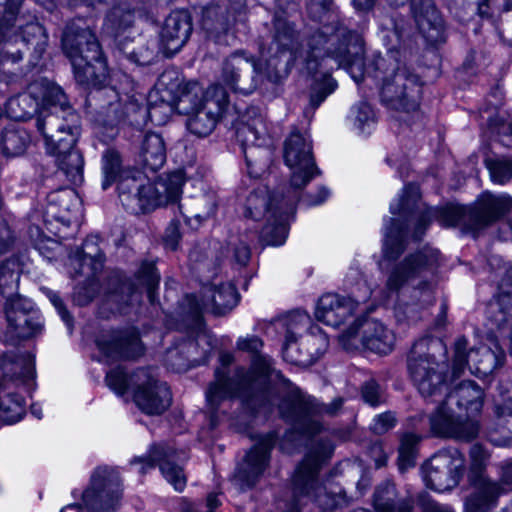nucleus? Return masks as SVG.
<instances>
[{
	"label": "nucleus",
	"instance_id": "obj_1",
	"mask_svg": "<svg viewBox=\"0 0 512 512\" xmlns=\"http://www.w3.org/2000/svg\"><path fill=\"white\" fill-rule=\"evenodd\" d=\"M274 26L271 50L275 46V53L267 59L262 53L265 67L244 52H235L225 60L222 81L234 92L250 94L256 89L260 74L276 82L288 73L290 66L297 65L311 76L309 106L314 111L337 88L331 77L334 69L343 67L355 82L363 80L364 45L357 33L344 28L330 33V28L324 27L294 47V30L287 21L276 18Z\"/></svg>",
	"mask_w": 512,
	"mask_h": 512
},
{
	"label": "nucleus",
	"instance_id": "obj_2",
	"mask_svg": "<svg viewBox=\"0 0 512 512\" xmlns=\"http://www.w3.org/2000/svg\"><path fill=\"white\" fill-rule=\"evenodd\" d=\"M6 112L17 121L39 113L36 126L44 138L47 153L56 158L70 181H81L83 158L74 148L80 135V117L60 86L46 78L37 79L25 92L7 101Z\"/></svg>",
	"mask_w": 512,
	"mask_h": 512
},
{
	"label": "nucleus",
	"instance_id": "obj_3",
	"mask_svg": "<svg viewBox=\"0 0 512 512\" xmlns=\"http://www.w3.org/2000/svg\"><path fill=\"white\" fill-rule=\"evenodd\" d=\"M221 367L215 371V380L209 385L206 391V400L211 414V423L216 425L215 413L220 405L237 396L242 398L243 404L254 413L270 412L274 405H277L280 414L287 419L295 420V431H288L281 443V449L287 450L286 442L293 441L295 436L306 437L318 433L321 430L320 423L315 420L307 409V402L298 390H290L283 396L272 395L270 392L257 389L249 372L238 369L233 378L228 377L227 367L233 363L234 357L231 353L220 354Z\"/></svg>",
	"mask_w": 512,
	"mask_h": 512
},
{
	"label": "nucleus",
	"instance_id": "obj_4",
	"mask_svg": "<svg viewBox=\"0 0 512 512\" xmlns=\"http://www.w3.org/2000/svg\"><path fill=\"white\" fill-rule=\"evenodd\" d=\"M439 256L437 249L425 247L405 256L389 270L384 301L390 305L399 324L418 322L434 303L433 279Z\"/></svg>",
	"mask_w": 512,
	"mask_h": 512
},
{
	"label": "nucleus",
	"instance_id": "obj_5",
	"mask_svg": "<svg viewBox=\"0 0 512 512\" xmlns=\"http://www.w3.org/2000/svg\"><path fill=\"white\" fill-rule=\"evenodd\" d=\"M102 188L118 182L119 197L131 213H145L156 207L176 203L182 194L185 176L182 171L163 174L153 183L146 182L143 172L124 168L119 152L109 148L101 158Z\"/></svg>",
	"mask_w": 512,
	"mask_h": 512
},
{
	"label": "nucleus",
	"instance_id": "obj_6",
	"mask_svg": "<svg viewBox=\"0 0 512 512\" xmlns=\"http://www.w3.org/2000/svg\"><path fill=\"white\" fill-rule=\"evenodd\" d=\"M23 2L0 0V73H13L10 66L22 60L24 47H31L40 57L48 43L44 27L22 13Z\"/></svg>",
	"mask_w": 512,
	"mask_h": 512
},
{
	"label": "nucleus",
	"instance_id": "obj_7",
	"mask_svg": "<svg viewBox=\"0 0 512 512\" xmlns=\"http://www.w3.org/2000/svg\"><path fill=\"white\" fill-rule=\"evenodd\" d=\"M483 391L473 381H463L445 395L429 417L431 431L443 438L470 441L479 432L472 418L482 408Z\"/></svg>",
	"mask_w": 512,
	"mask_h": 512
},
{
	"label": "nucleus",
	"instance_id": "obj_8",
	"mask_svg": "<svg viewBox=\"0 0 512 512\" xmlns=\"http://www.w3.org/2000/svg\"><path fill=\"white\" fill-rule=\"evenodd\" d=\"M512 209V198L507 194L494 195L483 193L474 208L467 209L458 205H447L441 209L428 208L423 211L417 221L414 238L420 239L432 218H436L445 226L466 224L471 230L487 227L500 219Z\"/></svg>",
	"mask_w": 512,
	"mask_h": 512
},
{
	"label": "nucleus",
	"instance_id": "obj_9",
	"mask_svg": "<svg viewBox=\"0 0 512 512\" xmlns=\"http://www.w3.org/2000/svg\"><path fill=\"white\" fill-rule=\"evenodd\" d=\"M62 49L70 59L74 74L82 84L105 83L109 73L101 47L89 27L81 21L68 25L62 36Z\"/></svg>",
	"mask_w": 512,
	"mask_h": 512
},
{
	"label": "nucleus",
	"instance_id": "obj_10",
	"mask_svg": "<svg viewBox=\"0 0 512 512\" xmlns=\"http://www.w3.org/2000/svg\"><path fill=\"white\" fill-rule=\"evenodd\" d=\"M201 95L199 83H184L178 70L166 69L148 94L147 114L153 123L165 124L175 111L189 113Z\"/></svg>",
	"mask_w": 512,
	"mask_h": 512
},
{
	"label": "nucleus",
	"instance_id": "obj_11",
	"mask_svg": "<svg viewBox=\"0 0 512 512\" xmlns=\"http://www.w3.org/2000/svg\"><path fill=\"white\" fill-rule=\"evenodd\" d=\"M300 196L290 188L287 195L270 197L267 187H258L249 194L245 203V215L254 220L266 218L264 235L267 244L281 246L288 235V221Z\"/></svg>",
	"mask_w": 512,
	"mask_h": 512
},
{
	"label": "nucleus",
	"instance_id": "obj_12",
	"mask_svg": "<svg viewBox=\"0 0 512 512\" xmlns=\"http://www.w3.org/2000/svg\"><path fill=\"white\" fill-rule=\"evenodd\" d=\"M0 369L4 381L0 384V420L7 424L20 421L26 413V400L18 391L16 380H31L35 360L31 353H0Z\"/></svg>",
	"mask_w": 512,
	"mask_h": 512
},
{
	"label": "nucleus",
	"instance_id": "obj_13",
	"mask_svg": "<svg viewBox=\"0 0 512 512\" xmlns=\"http://www.w3.org/2000/svg\"><path fill=\"white\" fill-rule=\"evenodd\" d=\"M443 349L438 339L424 337L417 340L408 356V371L419 393L425 399L437 401L447 390V384L435 359V352Z\"/></svg>",
	"mask_w": 512,
	"mask_h": 512
},
{
	"label": "nucleus",
	"instance_id": "obj_14",
	"mask_svg": "<svg viewBox=\"0 0 512 512\" xmlns=\"http://www.w3.org/2000/svg\"><path fill=\"white\" fill-rule=\"evenodd\" d=\"M237 139L241 143L251 177H260L272 160L274 139L262 115L242 123L237 128Z\"/></svg>",
	"mask_w": 512,
	"mask_h": 512
},
{
	"label": "nucleus",
	"instance_id": "obj_15",
	"mask_svg": "<svg viewBox=\"0 0 512 512\" xmlns=\"http://www.w3.org/2000/svg\"><path fill=\"white\" fill-rule=\"evenodd\" d=\"M329 442H318L297 467L292 480V500L287 504L286 512H300L305 498H314L320 505L330 506L322 499L323 488L318 485L316 475L321 464L332 454Z\"/></svg>",
	"mask_w": 512,
	"mask_h": 512
},
{
	"label": "nucleus",
	"instance_id": "obj_16",
	"mask_svg": "<svg viewBox=\"0 0 512 512\" xmlns=\"http://www.w3.org/2000/svg\"><path fill=\"white\" fill-rule=\"evenodd\" d=\"M284 161L291 172L289 188L300 196V191L318 172L307 132L293 130L290 133L284 143Z\"/></svg>",
	"mask_w": 512,
	"mask_h": 512
},
{
	"label": "nucleus",
	"instance_id": "obj_17",
	"mask_svg": "<svg viewBox=\"0 0 512 512\" xmlns=\"http://www.w3.org/2000/svg\"><path fill=\"white\" fill-rule=\"evenodd\" d=\"M465 459L457 448H446L434 454L423 466L427 487L443 492L455 487L464 472Z\"/></svg>",
	"mask_w": 512,
	"mask_h": 512
},
{
	"label": "nucleus",
	"instance_id": "obj_18",
	"mask_svg": "<svg viewBox=\"0 0 512 512\" xmlns=\"http://www.w3.org/2000/svg\"><path fill=\"white\" fill-rule=\"evenodd\" d=\"M227 104V92L222 86L215 84L206 91L202 89V95L196 100L195 107L189 113H184L189 115L187 129L198 137L210 135Z\"/></svg>",
	"mask_w": 512,
	"mask_h": 512
},
{
	"label": "nucleus",
	"instance_id": "obj_19",
	"mask_svg": "<svg viewBox=\"0 0 512 512\" xmlns=\"http://www.w3.org/2000/svg\"><path fill=\"white\" fill-rule=\"evenodd\" d=\"M122 496L119 472L109 467H99L94 472L90 486L83 492L82 500L89 512H112Z\"/></svg>",
	"mask_w": 512,
	"mask_h": 512
},
{
	"label": "nucleus",
	"instance_id": "obj_20",
	"mask_svg": "<svg viewBox=\"0 0 512 512\" xmlns=\"http://www.w3.org/2000/svg\"><path fill=\"white\" fill-rule=\"evenodd\" d=\"M359 327L362 328L360 341L366 349L378 354H388L393 350L395 335L391 329L379 320L359 317L339 335V340L345 349L351 350L357 347L356 338Z\"/></svg>",
	"mask_w": 512,
	"mask_h": 512
},
{
	"label": "nucleus",
	"instance_id": "obj_21",
	"mask_svg": "<svg viewBox=\"0 0 512 512\" xmlns=\"http://www.w3.org/2000/svg\"><path fill=\"white\" fill-rule=\"evenodd\" d=\"M470 458L469 477L475 492L466 500V512H484L495 505L496 499L503 493V488L484 476L483 471L489 455L481 445L475 444L471 447Z\"/></svg>",
	"mask_w": 512,
	"mask_h": 512
},
{
	"label": "nucleus",
	"instance_id": "obj_22",
	"mask_svg": "<svg viewBox=\"0 0 512 512\" xmlns=\"http://www.w3.org/2000/svg\"><path fill=\"white\" fill-rule=\"evenodd\" d=\"M421 92L422 86L418 77L403 67L384 80L381 99L392 109L415 112L419 106Z\"/></svg>",
	"mask_w": 512,
	"mask_h": 512
},
{
	"label": "nucleus",
	"instance_id": "obj_23",
	"mask_svg": "<svg viewBox=\"0 0 512 512\" xmlns=\"http://www.w3.org/2000/svg\"><path fill=\"white\" fill-rule=\"evenodd\" d=\"M505 355L502 350L493 351L486 346L468 349L467 340L458 338L454 345L452 364L453 377H458L466 367L478 377H486L504 364Z\"/></svg>",
	"mask_w": 512,
	"mask_h": 512
},
{
	"label": "nucleus",
	"instance_id": "obj_24",
	"mask_svg": "<svg viewBox=\"0 0 512 512\" xmlns=\"http://www.w3.org/2000/svg\"><path fill=\"white\" fill-rule=\"evenodd\" d=\"M132 379L136 382L134 401L144 413L158 415L170 406V391L165 383L157 379L154 370L139 369Z\"/></svg>",
	"mask_w": 512,
	"mask_h": 512
},
{
	"label": "nucleus",
	"instance_id": "obj_25",
	"mask_svg": "<svg viewBox=\"0 0 512 512\" xmlns=\"http://www.w3.org/2000/svg\"><path fill=\"white\" fill-rule=\"evenodd\" d=\"M176 459H178V456L173 448L164 445H153L146 455L131 460V464L137 467V472L141 475L146 474L158 465L165 480L176 491L181 492L186 486V476L182 467L176 463Z\"/></svg>",
	"mask_w": 512,
	"mask_h": 512
},
{
	"label": "nucleus",
	"instance_id": "obj_26",
	"mask_svg": "<svg viewBox=\"0 0 512 512\" xmlns=\"http://www.w3.org/2000/svg\"><path fill=\"white\" fill-rule=\"evenodd\" d=\"M366 296L355 295L351 297L341 296L339 294L327 293L318 300L315 317L318 321L338 328L341 325L348 324V327L356 320L355 313L360 311V303Z\"/></svg>",
	"mask_w": 512,
	"mask_h": 512
},
{
	"label": "nucleus",
	"instance_id": "obj_27",
	"mask_svg": "<svg viewBox=\"0 0 512 512\" xmlns=\"http://www.w3.org/2000/svg\"><path fill=\"white\" fill-rule=\"evenodd\" d=\"M8 328L18 338H30L43 329L42 316L34 303L23 297L9 299L6 303Z\"/></svg>",
	"mask_w": 512,
	"mask_h": 512
},
{
	"label": "nucleus",
	"instance_id": "obj_28",
	"mask_svg": "<svg viewBox=\"0 0 512 512\" xmlns=\"http://www.w3.org/2000/svg\"><path fill=\"white\" fill-rule=\"evenodd\" d=\"M96 345L101 353L100 361L132 359L143 353L139 334L132 328L103 333L97 338Z\"/></svg>",
	"mask_w": 512,
	"mask_h": 512
},
{
	"label": "nucleus",
	"instance_id": "obj_29",
	"mask_svg": "<svg viewBox=\"0 0 512 512\" xmlns=\"http://www.w3.org/2000/svg\"><path fill=\"white\" fill-rule=\"evenodd\" d=\"M301 346H305V354L294 355V350L297 349V338L293 333L288 332L283 347V358L295 365H311L326 351L328 339L318 326H312L305 335L301 336Z\"/></svg>",
	"mask_w": 512,
	"mask_h": 512
},
{
	"label": "nucleus",
	"instance_id": "obj_30",
	"mask_svg": "<svg viewBox=\"0 0 512 512\" xmlns=\"http://www.w3.org/2000/svg\"><path fill=\"white\" fill-rule=\"evenodd\" d=\"M276 436L268 433L261 437L257 444L247 453L244 462L238 469V478L247 486L255 484L269 463V455L275 444Z\"/></svg>",
	"mask_w": 512,
	"mask_h": 512
},
{
	"label": "nucleus",
	"instance_id": "obj_31",
	"mask_svg": "<svg viewBox=\"0 0 512 512\" xmlns=\"http://www.w3.org/2000/svg\"><path fill=\"white\" fill-rule=\"evenodd\" d=\"M192 31L186 11H174L165 20L160 33V46L166 56L177 53L187 42Z\"/></svg>",
	"mask_w": 512,
	"mask_h": 512
},
{
	"label": "nucleus",
	"instance_id": "obj_32",
	"mask_svg": "<svg viewBox=\"0 0 512 512\" xmlns=\"http://www.w3.org/2000/svg\"><path fill=\"white\" fill-rule=\"evenodd\" d=\"M98 98H103L107 102L102 107V113L105 116L104 122L110 126L116 125L125 116L136 112L143 101L141 95L120 93L112 87L99 91Z\"/></svg>",
	"mask_w": 512,
	"mask_h": 512
},
{
	"label": "nucleus",
	"instance_id": "obj_33",
	"mask_svg": "<svg viewBox=\"0 0 512 512\" xmlns=\"http://www.w3.org/2000/svg\"><path fill=\"white\" fill-rule=\"evenodd\" d=\"M211 301L199 302L194 295H188L186 301L193 314L198 315L201 310H211L215 314L222 315L232 310L239 301V294L232 283L222 284L215 289H209Z\"/></svg>",
	"mask_w": 512,
	"mask_h": 512
},
{
	"label": "nucleus",
	"instance_id": "obj_34",
	"mask_svg": "<svg viewBox=\"0 0 512 512\" xmlns=\"http://www.w3.org/2000/svg\"><path fill=\"white\" fill-rule=\"evenodd\" d=\"M48 205L43 216L45 222L56 220L70 224L80 209V199L73 189L61 188L47 197Z\"/></svg>",
	"mask_w": 512,
	"mask_h": 512
},
{
	"label": "nucleus",
	"instance_id": "obj_35",
	"mask_svg": "<svg viewBox=\"0 0 512 512\" xmlns=\"http://www.w3.org/2000/svg\"><path fill=\"white\" fill-rule=\"evenodd\" d=\"M160 275L156 267L151 262H145L141 265L137 275L136 283L125 282L121 285V299L127 298L126 304L132 305L141 298V289L145 288L149 301L154 303V289L158 286Z\"/></svg>",
	"mask_w": 512,
	"mask_h": 512
},
{
	"label": "nucleus",
	"instance_id": "obj_36",
	"mask_svg": "<svg viewBox=\"0 0 512 512\" xmlns=\"http://www.w3.org/2000/svg\"><path fill=\"white\" fill-rule=\"evenodd\" d=\"M411 11L419 31L430 42L441 37L442 18L432 0H411Z\"/></svg>",
	"mask_w": 512,
	"mask_h": 512
},
{
	"label": "nucleus",
	"instance_id": "obj_37",
	"mask_svg": "<svg viewBox=\"0 0 512 512\" xmlns=\"http://www.w3.org/2000/svg\"><path fill=\"white\" fill-rule=\"evenodd\" d=\"M393 485L378 488L374 496L376 512H411V505L407 501H395ZM424 512H454L450 507L429 501L424 506Z\"/></svg>",
	"mask_w": 512,
	"mask_h": 512
},
{
	"label": "nucleus",
	"instance_id": "obj_38",
	"mask_svg": "<svg viewBox=\"0 0 512 512\" xmlns=\"http://www.w3.org/2000/svg\"><path fill=\"white\" fill-rule=\"evenodd\" d=\"M262 346V340L254 335L239 338L237 341V348L239 350L255 354L252 360L251 369L248 372L257 389H262V385L271 368V359L267 356L258 354Z\"/></svg>",
	"mask_w": 512,
	"mask_h": 512
},
{
	"label": "nucleus",
	"instance_id": "obj_39",
	"mask_svg": "<svg viewBox=\"0 0 512 512\" xmlns=\"http://www.w3.org/2000/svg\"><path fill=\"white\" fill-rule=\"evenodd\" d=\"M140 160L151 171L160 169L166 161V148L163 138L157 133H147L140 148Z\"/></svg>",
	"mask_w": 512,
	"mask_h": 512
},
{
	"label": "nucleus",
	"instance_id": "obj_40",
	"mask_svg": "<svg viewBox=\"0 0 512 512\" xmlns=\"http://www.w3.org/2000/svg\"><path fill=\"white\" fill-rule=\"evenodd\" d=\"M28 142L27 132L19 125L11 124L0 133V152L7 157L19 156L26 150Z\"/></svg>",
	"mask_w": 512,
	"mask_h": 512
},
{
	"label": "nucleus",
	"instance_id": "obj_41",
	"mask_svg": "<svg viewBox=\"0 0 512 512\" xmlns=\"http://www.w3.org/2000/svg\"><path fill=\"white\" fill-rule=\"evenodd\" d=\"M496 431L491 442L498 446H508L512 442V397L504 404L496 406Z\"/></svg>",
	"mask_w": 512,
	"mask_h": 512
},
{
	"label": "nucleus",
	"instance_id": "obj_42",
	"mask_svg": "<svg viewBox=\"0 0 512 512\" xmlns=\"http://www.w3.org/2000/svg\"><path fill=\"white\" fill-rule=\"evenodd\" d=\"M406 232L398 221L389 218L384 223V253L387 258L398 257L405 249Z\"/></svg>",
	"mask_w": 512,
	"mask_h": 512
},
{
	"label": "nucleus",
	"instance_id": "obj_43",
	"mask_svg": "<svg viewBox=\"0 0 512 512\" xmlns=\"http://www.w3.org/2000/svg\"><path fill=\"white\" fill-rule=\"evenodd\" d=\"M351 117L355 128L362 134H369L376 123L375 113L367 102L355 105Z\"/></svg>",
	"mask_w": 512,
	"mask_h": 512
},
{
	"label": "nucleus",
	"instance_id": "obj_44",
	"mask_svg": "<svg viewBox=\"0 0 512 512\" xmlns=\"http://www.w3.org/2000/svg\"><path fill=\"white\" fill-rule=\"evenodd\" d=\"M419 440L420 438L414 433H406L402 436L398 456V466L401 472L414 465L416 445Z\"/></svg>",
	"mask_w": 512,
	"mask_h": 512
},
{
	"label": "nucleus",
	"instance_id": "obj_45",
	"mask_svg": "<svg viewBox=\"0 0 512 512\" xmlns=\"http://www.w3.org/2000/svg\"><path fill=\"white\" fill-rule=\"evenodd\" d=\"M20 266L16 259H8L0 266V293L13 291L18 286Z\"/></svg>",
	"mask_w": 512,
	"mask_h": 512
},
{
	"label": "nucleus",
	"instance_id": "obj_46",
	"mask_svg": "<svg viewBox=\"0 0 512 512\" xmlns=\"http://www.w3.org/2000/svg\"><path fill=\"white\" fill-rule=\"evenodd\" d=\"M134 375L135 372L131 375H127L122 368L118 367L109 371L106 374L105 380L111 390L118 395H123L128 388H132L133 390L136 388V382L132 379Z\"/></svg>",
	"mask_w": 512,
	"mask_h": 512
},
{
	"label": "nucleus",
	"instance_id": "obj_47",
	"mask_svg": "<svg viewBox=\"0 0 512 512\" xmlns=\"http://www.w3.org/2000/svg\"><path fill=\"white\" fill-rule=\"evenodd\" d=\"M419 198V188L415 184H408L404 187L402 195L391 202L390 212L401 214L416 203Z\"/></svg>",
	"mask_w": 512,
	"mask_h": 512
},
{
	"label": "nucleus",
	"instance_id": "obj_48",
	"mask_svg": "<svg viewBox=\"0 0 512 512\" xmlns=\"http://www.w3.org/2000/svg\"><path fill=\"white\" fill-rule=\"evenodd\" d=\"M491 179L494 183L505 184L512 178V160L501 158L488 162Z\"/></svg>",
	"mask_w": 512,
	"mask_h": 512
},
{
	"label": "nucleus",
	"instance_id": "obj_49",
	"mask_svg": "<svg viewBox=\"0 0 512 512\" xmlns=\"http://www.w3.org/2000/svg\"><path fill=\"white\" fill-rule=\"evenodd\" d=\"M134 21V13L121 7H115L107 17L106 25L116 33L129 27Z\"/></svg>",
	"mask_w": 512,
	"mask_h": 512
},
{
	"label": "nucleus",
	"instance_id": "obj_50",
	"mask_svg": "<svg viewBox=\"0 0 512 512\" xmlns=\"http://www.w3.org/2000/svg\"><path fill=\"white\" fill-rule=\"evenodd\" d=\"M226 251L231 261L239 266H245L250 260L251 253L249 245L242 239L230 240Z\"/></svg>",
	"mask_w": 512,
	"mask_h": 512
},
{
	"label": "nucleus",
	"instance_id": "obj_51",
	"mask_svg": "<svg viewBox=\"0 0 512 512\" xmlns=\"http://www.w3.org/2000/svg\"><path fill=\"white\" fill-rule=\"evenodd\" d=\"M362 398L373 407L380 405L385 400L383 389L373 379L365 382L363 385Z\"/></svg>",
	"mask_w": 512,
	"mask_h": 512
},
{
	"label": "nucleus",
	"instance_id": "obj_52",
	"mask_svg": "<svg viewBox=\"0 0 512 512\" xmlns=\"http://www.w3.org/2000/svg\"><path fill=\"white\" fill-rule=\"evenodd\" d=\"M15 240L16 237L13 229L6 220L0 219V256L13 248Z\"/></svg>",
	"mask_w": 512,
	"mask_h": 512
},
{
	"label": "nucleus",
	"instance_id": "obj_53",
	"mask_svg": "<svg viewBox=\"0 0 512 512\" xmlns=\"http://www.w3.org/2000/svg\"><path fill=\"white\" fill-rule=\"evenodd\" d=\"M96 237H90L83 243L84 260L90 259L95 265L102 266L104 255L96 248Z\"/></svg>",
	"mask_w": 512,
	"mask_h": 512
},
{
	"label": "nucleus",
	"instance_id": "obj_54",
	"mask_svg": "<svg viewBox=\"0 0 512 512\" xmlns=\"http://www.w3.org/2000/svg\"><path fill=\"white\" fill-rule=\"evenodd\" d=\"M381 26L383 31H386V34L383 36L385 41L388 40L391 42L393 39H395L397 43H400L403 36V28L393 17L386 19L385 23H381Z\"/></svg>",
	"mask_w": 512,
	"mask_h": 512
},
{
	"label": "nucleus",
	"instance_id": "obj_55",
	"mask_svg": "<svg viewBox=\"0 0 512 512\" xmlns=\"http://www.w3.org/2000/svg\"><path fill=\"white\" fill-rule=\"evenodd\" d=\"M395 416L391 412H386L375 417L372 424V430L376 434H383L394 427Z\"/></svg>",
	"mask_w": 512,
	"mask_h": 512
},
{
	"label": "nucleus",
	"instance_id": "obj_56",
	"mask_svg": "<svg viewBox=\"0 0 512 512\" xmlns=\"http://www.w3.org/2000/svg\"><path fill=\"white\" fill-rule=\"evenodd\" d=\"M179 222L171 221L165 231L164 244L168 249L175 250L180 240Z\"/></svg>",
	"mask_w": 512,
	"mask_h": 512
},
{
	"label": "nucleus",
	"instance_id": "obj_57",
	"mask_svg": "<svg viewBox=\"0 0 512 512\" xmlns=\"http://www.w3.org/2000/svg\"><path fill=\"white\" fill-rule=\"evenodd\" d=\"M199 203L204 205V210L195 215L198 219H207L213 216L217 210V200L215 195L209 194L202 196L199 199Z\"/></svg>",
	"mask_w": 512,
	"mask_h": 512
},
{
	"label": "nucleus",
	"instance_id": "obj_58",
	"mask_svg": "<svg viewBox=\"0 0 512 512\" xmlns=\"http://www.w3.org/2000/svg\"><path fill=\"white\" fill-rule=\"evenodd\" d=\"M48 297H49L51 303L53 304V306L56 308L59 315L61 316L62 320L70 328L71 323H72V318H71L70 314L68 313V311L66 310V308L64 307L63 302L60 299V297L52 291L49 292Z\"/></svg>",
	"mask_w": 512,
	"mask_h": 512
},
{
	"label": "nucleus",
	"instance_id": "obj_59",
	"mask_svg": "<svg viewBox=\"0 0 512 512\" xmlns=\"http://www.w3.org/2000/svg\"><path fill=\"white\" fill-rule=\"evenodd\" d=\"M329 191L325 187H320L317 191V194L314 195H308L305 198L302 199V201L307 206H317L322 204L328 197H329Z\"/></svg>",
	"mask_w": 512,
	"mask_h": 512
},
{
	"label": "nucleus",
	"instance_id": "obj_60",
	"mask_svg": "<svg viewBox=\"0 0 512 512\" xmlns=\"http://www.w3.org/2000/svg\"><path fill=\"white\" fill-rule=\"evenodd\" d=\"M155 57L153 50L146 49L144 52H133L131 55L132 60L139 65L150 64Z\"/></svg>",
	"mask_w": 512,
	"mask_h": 512
},
{
	"label": "nucleus",
	"instance_id": "obj_61",
	"mask_svg": "<svg viewBox=\"0 0 512 512\" xmlns=\"http://www.w3.org/2000/svg\"><path fill=\"white\" fill-rule=\"evenodd\" d=\"M220 505V501L218 500L217 494H209L207 497V506L210 509L209 512H212V510ZM184 512H194V508L191 504H187V506L184 508Z\"/></svg>",
	"mask_w": 512,
	"mask_h": 512
},
{
	"label": "nucleus",
	"instance_id": "obj_62",
	"mask_svg": "<svg viewBox=\"0 0 512 512\" xmlns=\"http://www.w3.org/2000/svg\"><path fill=\"white\" fill-rule=\"evenodd\" d=\"M501 480L505 484L512 485V462H508L502 467Z\"/></svg>",
	"mask_w": 512,
	"mask_h": 512
},
{
	"label": "nucleus",
	"instance_id": "obj_63",
	"mask_svg": "<svg viewBox=\"0 0 512 512\" xmlns=\"http://www.w3.org/2000/svg\"><path fill=\"white\" fill-rule=\"evenodd\" d=\"M494 4V0H483L479 3L478 12L482 17H489L491 15L490 7Z\"/></svg>",
	"mask_w": 512,
	"mask_h": 512
},
{
	"label": "nucleus",
	"instance_id": "obj_64",
	"mask_svg": "<svg viewBox=\"0 0 512 512\" xmlns=\"http://www.w3.org/2000/svg\"><path fill=\"white\" fill-rule=\"evenodd\" d=\"M374 0H353L355 8L359 11H365L372 7Z\"/></svg>",
	"mask_w": 512,
	"mask_h": 512
}]
</instances>
